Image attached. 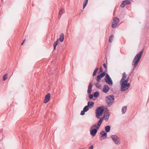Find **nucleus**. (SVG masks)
I'll use <instances>...</instances> for the list:
<instances>
[{"label": "nucleus", "mask_w": 149, "mask_h": 149, "mask_svg": "<svg viewBox=\"0 0 149 149\" xmlns=\"http://www.w3.org/2000/svg\"><path fill=\"white\" fill-rule=\"evenodd\" d=\"M64 11V10L63 8L61 9L59 11V15H62L63 14Z\"/></svg>", "instance_id": "29"}, {"label": "nucleus", "mask_w": 149, "mask_h": 149, "mask_svg": "<svg viewBox=\"0 0 149 149\" xmlns=\"http://www.w3.org/2000/svg\"><path fill=\"white\" fill-rule=\"evenodd\" d=\"M61 15H59H59H58V18L59 19H60V18H61Z\"/></svg>", "instance_id": "39"}, {"label": "nucleus", "mask_w": 149, "mask_h": 149, "mask_svg": "<svg viewBox=\"0 0 149 149\" xmlns=\"http://www.w3.org/2000/svg\"><path fill=\"white\" fill-rule=\"evenodd\" d=\"M109 111L108 110H107V111H105L104 112V116L102 118L103 119L104 118V120L106 121H108V119L109 116Z\"/></svg>", "instance_id": "10"}, {"label": "nucleus", "mask_w": 149, "mask_h": 149, "mask_svg": "<svg viewBox=\"0 0 149 149\" xmlns=\"http://www.w3.org/2000/svg\"><path fill=\"white\" fill-rule=\"evenodd\" d=\"M127 109V106H124L122 109V112L123 114L125 113L126 112Z\"/></svg>", "instance_id": "20"}, {"label": "nucleus", "mask_w": 149, "mask_h": 149, "mask_svg": "<svg viewBox=\"0 0 149 149\" xmlns=\"http://www.w3.org/2000/svg\"><path fill=\"white\" fill-rule=\"evenodd\" d=\"M99 83L100 82H97V83H96L95 84V85L96 87V88L100 89V87L101 86L100 84H99Z\"/></svg>", "instance_id": "26"}, {"label": "nucleus", "mask_w": 149, "mask_h": 149, "mask_svg": "<svg viewBox=\"0 0 149 149\" xmlns=\"http://www.w3.org/2000/svg\"><path fill=\"white\" fill-rule=\"evenodd\" d=\"M103 71V69L102 67H101L100 68V72H102Z\"/></svg>", "instance_id": "34"}, {"label": "nucleus", "mask_w": 149, "mask_h": 149, "mask_svg": "<svg viewBox=\"0 0 149 149\" xmlns=\"http://www.w3.org/2000/svg\"><path fill=\"white\" fill-rule=\"evenodd\" d=\"M106 73L105 72H102L101 73L97 76V82H100L101 78L105 76Z\"/></svg>", "instance_id": "9"}, {"label": "nucleus", "mask_w": 149, "mask_h": 149, "mask_svg": "<svg viewBox=\"0 0 149 149\" xmlns=\"http://www.w3.org/2000/svg\"><path fill=\"white\" fill-rule=\"evenodd\" d=\"M110 89V88L109 87L108 85H104V86L102 88V91L105 93H107L109 91Z\"/></svg>", "instance_id": "12"}, {"label": "nucleus", "mask_w": 149, "mask_h": 149, "mask_svg": "<svg viewBox=\"0 0 149 149\" xmlns=\"http://www.w3.org/2000/svg\"><path fill=\"white\" fill-rule=\"evenodd\" d=\"M88 0H85L83 4V8L84 9L87 4Z\"/></svg>", "instance_id": "23"}, {"label": "nucleus", "mask_w": 149, "mask_h": 149, "mask_svg": "<svg viewBox=\"0 0 149 149\" xmlns=\"http://www.w3.org/2000/svg\"><path fill=\"white\" fill-rule=\"evenodd\" d=\"M85 112H86L83 110L81 111V113H80V114L81 115L83 116L84 115Z\"/></svg>", "instance_id": "33"}, {"label": "nucleus", "mask_w": 149, "mask_h": 149, "mask_svg": "<svg viewBox=\"0 0 149 149\" xmlns=\"http://www.w3.org/2000/svg\"><path fill=\"white\" fill-rule=\"evenodd\" d=\"M121 91H125L127 90L130 86V83H126L121 82Z\"/></svg>", "instance_id": "4"}, {"label": "nucleus", "mask_w": 149, "mask_h": 149, "mask_svg": "<svg viewBox=\"0 0 149 149\" xmlns=\"http://www.w3.org/2000/svg\"><path fill=\"white\" fill-rule=\"evenodd\" d=\"M59 41V39H58L57 40L54 42V50L56 49V47L58 44V41Z\"/></svg>", "instance_id": "19"}, {"label": "nucleus", "mask_w": 149, "mask_h": 149, "mask_svg": "<svg viewBox=\"0 0 149 149\" xmlns=\"http://www.w3.org/2000/svg\"><path fill=\"white\" fill-rule=\"evenodd\" d=\"M143 49L141 52L138 53L135 56L132 62V65L134 66L133 68H135L137 65L140 61L143 51Z\"/></svg>", "instance_id": "1"}, {"label": "nucleus", "mask_w": 149, "mask_h": 149, "mask_svg": "<svg viewBox=\"0 0 149 149\" xmlns=\"http://www.w3.org/2000/svg\"><path fill=\"white\" fill-rule=\"evenodd\" d=\"M111 137L113 142L116 144L118 145L120 144V139L117 136L112 135L111 136Z\"/></svg>", "instance_id": "8"}, {"label": "nucleus", "mask_w": 149, "mask_h": 149, "mask_svg": "<svg viewBox=\"0 0 149 149\" xmlns=\"http://www.w3.org/2000/svg\"><path fill=\"white\" fill-rule=\"evenodd\" d=\"M93 145H91L89 147V149H93Z\"/></svg>", "instance_id": "37"}, {"label": "nucleus", "mask_w": 149, "mask_h": 149, "mask_svg": "<svg viewBox=\"0 0 149 149\" xmlns=\"http://www.w3.org/2000/svg\"><path fill=\"white\" fill-rule=\"evenodd\" d=\"M113 37L114 36L113 35H111L110 36L109 40V42L111 43L112 42L113 39Z\"/></svg>", "instance_id": "22"}, {"label": "nucleus", "mask_w": 149, "mask_h": 149, "mask_svg": "<svg viewBox=\"0 0 149 149\" xmlns=\"http://www.w3.org/2000/svg\"><path fill=\"white\" fill-rule=\"evenodd\" d=\"M96 71H94L93 73V76H95L96 75Z\"/></svg>", "instance_id": "35"}, {"label": "nucleus", "mask_w": 149, "mask_h": 149, "mask_svg": "<svg viewBox=\"0 0 149 149\" xmlns=\"http://www.w3.org/2000/svg\"><path fill=\"white\" fill-rule=\"evenodd\" d=\"M64 34L63 33H61L60 36V38L59 40H60L61 42H62L63 41L64 39Z\"/></svg>", "instance_id": "17"}, {"label": "nucleus", "mask_w": 149, "mask_h": 149, "mask_svg": "<svg viewBox=\"0 0 149 149\" xmlns=\"http://www.w3.org/2000/svg\"><path fill=\"white\" fill-rule=\"evenodd\" d=\"M104 80L109 85H112L113 84V82L109 75L108 74H106Z\"/></svg>", "instance_id": "5"}, {"label": "nucleus", "mask_w": 149, "mask_h": 149, "mask_svg": "<svg viewBox=\"0 0 149 149\" xmlns=\"http://www.w3.org/2000/svg\"><path fill=\"white\" fill-rule=\"evenodd\" d=\"M100 134L101 135V137H104L107 135V133L105 132L104 131H102Z\"/></svg>", "instance_id": "21"}, {"label": "nucleus", "mask_w": 149, "mask_h": 149, "mask_svg": "<svg viewBox=\"0 0 149 149\" xmlns=\"http://www.w3.org/2000/svg\"><path fill=\"white\" fill-rule=\"evenodd\" d=\"M103 65L104 66V68H105L106 69L107 68V66L106 65V64L105 63H104L103 64Z\"/></svg>", "instance_id": "36"}, {"label": "nucleus", "mask_w": 149, "mask_h": 149, "mask_svg": "<svg viewBox=\"0 0 149 149\" xmlns=\"http://www.w3.org/2000/svg\"><path fill=\"white\" fill-rule=\"evenodd\" d=\"M104 108L101 107H99L96 110L95 113L96 117L97 118H100V116L103 114L104 111Z\"/></svg>", "instance_id": "3"}, {"label": "nucleus", "mask_w": 149, "mask_h": 149, "mask_svg": "<svg viewBox=\"0 0 149 149\" xmlns=\"http://www.w3.org/2000/svg\"><path fill=\"white\" fill-rule=\"evenodd\" d=\"M129 77H129L126 80H125L124 81H123L122 82H124V83H127L129 81Z\"/></svg>", "instance_id": "30"}, {"label": "nucleus", "mask_w": 149, "mask_h": 149, "mask_svg": "<svg viewBox=\"0 0 149 149\" xmlns=\"http://www.w3.org/2000/svg\"><path fill=\"white\" fill-rule=\"evenodd\" d=\"M105 100L108 106H110L114 102V97L113 95L107 96Z\"/></svg>", "instance_id": "2"}, {"label": "nucleus", "mask_w": 149, "mask_h": 149, "mask_svg": "<svg viewBox=\"0 0 149 149\" xmlns=\"http://www.w3.org/2000/svg\"><path fill=\"white\" fill-rule=\"evenodd\" d=\"M125 3H127V4H129L131 3V1L130 0H125Z\"/></svg>", "instance_id": "32"}, {"label": "nucleus", "mask_w": 149, "mask_h": 149, "mask_svg": "<svg viewBox=\"0 0 149 149\" xmlns=\"http://www.w3.org/2000/svg\"><path fill=\"white\" fill-rule=\"evenodd\" d=\"M111 129V127L109 125H107L105 127V130L106 132H109Z\"/></svg>", "instance_id": "18"}, {"label": "nucleus", "mask_w": 149, "mask_h": 149, "mask_svg": "<svg viewBox=\"0 0 149 149\" xmlns=\"http://www.w3.org/2000/svg\"><path fill=\"white\" fill-rule=\"evenodd\" d=\"M89 109V107L88 106H86L84 108L83 110H84L86 112L88 111Z\"/></svg>", "instance_id": "28"}, {"label": "nucleus", "mask_w": 149, "mask_h": 149, "mask_svg": "<svg viewBox=\"0 0 149 149\" xmlns=\"http://www.w3.org/2000/svg\"><path fill=\"white\" fill-rule=\"evenodd\" d=\"M50 97V94L49 93H48L46 95L44 100V102L45 103H47L48 102L49 100Z\"/></svg>", "instance_id": "13"}, {"label": "nucleus", "mask_w": 149, "mask_h": 149, "mask_svg": "<svg viewBox=\"0 0 149 149\" xmlns=\"http://www.w3.org/2000/svg\"><path fill=\"white\" fill-rule=\"evenodd\" d=\"M127 77V75L124 72L123 74L122 77L120 80V83H121L123 81H124L125 79H126Z\"/></svg>", "instance_id": "15"}, {"label": "nucleus", "mask_w": 149, "mask_h": 149, "mask_svg": "<svg viewBox=\"0 0 149 149\" xmlns=\"http://www.w3.org/2000/svg\"><path fill=\"white\" fill-rule=\"evenodd\" d=\"M119 22V19L116 17L114 18L113 21L112 22L111 27L113 28H115Z\"/></svg>", "instance_id": "7"}, {"label": "nucleus", "mask_w": 149, "mask_h": 149, "mask_svg": "<svg viewBox=\"0 0 149 149\" xmlns=\"http://www.w3.org/2000/svg\"><path fill=\"white\" fill-rule=\"evenodd\" d=\"M7 78H8L7 74H4L3 75V81H5L6 79H7Z\"/></svg>", "instance_id": "27"}, {"label": "nucleus", "mask_w": 149, "mask_h": 149, "mask_svg": "<svg viewBox=\"0 0 149 149\" xmlns=\"http://www.w3.org/2000/svg\"><path fill=\"white\" fill-rule=\"evenodd\" d=\"M103 120V118H100L99 120V121L97 123V125L96 124H95L92 125V126L91 127V129H94V128L96 127V129H98L99 128L100 125Z\"/></svg>", "instance_id": "6"}, {"label": "nucleus", "mask_w": 149, "mask_h": 149, "mask_svg": "<svg viewBox=\"0 0 149 149\" xmlns=\"http://www.w3.org/2000/svg\"><path fill=\"white\" fill-rule=\"evenodd\" d=\"M126 5H127V3H126L125 1H124L122 2L120 6L121 7L123 8Z\"/></svg>", "instance_id": "25"}, {"label": "nucleus", "mask_w": 149, "mask_h": 149, "mask_svg": "<svg viewBox=\"0 0 149 149\" xmlns=\"http://www.w3.org/2000/svg\"><path fill=\"white\" fill-rule=\"evenodd\" d=\"M24 42L23 41L22 42V44H21V45H23L24 44Z\"/></svg>", "instance_id": "40"}, {"label": "nucleus", "mask_w": 149, "mask_h": 149, "mask_svg": "<svg viewBox=\"0 0 149 149\" xmlns=\"http://www.w3.org/2000/svg\"><path fill=\"white\" fill-rule=\"evenodd\" d=\"M98 70V68H96L95 70L94 71H96L97 72V71Z\"/></svg>", "instance_id": "38"}, {"label": "nucleus", "mask_w": 149, "mask_h": 149, "mask_svg": "<svg viewBox=\"0 0 149 149\" xmlns=\"http://www.w3.org/2000/svg\"><path fill=\"white\" fill-rule=\"evenodd\" d=\"M97 132V129L96 128L90 129V133L91 136H95Z\"/></svg>", "instance_id": "11"}, {"label": "nucleus", "mask_w": 149, "mask_h": 149, "mask_svg": "<svg viewBox=\"0 0 149 149\" xmlns=\"http://www.w3.org/2000/svg\"><path fill=\"white\" fill-rule=\"evenodd\" d=\"M94 95L95 97L97 98L98 97L99 95V93L98 91H96L94 93Z\"/></svg>", "instance_id": "24"}, {"label": "nucleus", "mask_w": 149, "mask_h": 149, "mask_svg": "<svg viewBox=\"0 0 149 149\" xmlns=\"http://www.w3.org/2000/svg\"><path fill=\"white\" fill-rule=\"evenodd\" d=\"M89 94L90 95L89 96V98L91 99H92L94 96V95L90 94Z\"/></svg>", "instance_id": "31"}, {"label": "nucleus", "mask_w": 149, "mask_h": 149, "mask_svg": "<svg viewBox=\"0 0 149 149\" xmlns=\"http://www.w3.org/2000/svg\"><path fill=\"white\" fill-rule=\"evenodd\" d=\"M26 41V39L25 38L23 40V42H25Z\"/></svg>", "instance_id": "41"}, {"label": "nucleus", "mask_w": 149, "mask_h": 149, "mask_svg": "<svg viewBox=\"0 0 149 149\" xmlns=\"http://www.w3.org/2000/svg\"><path fill=\"white\" fill-rule=\"evenodd\" d=\"M93 85L91 83H90L88 87L87 91L88 93V94H90L92 92Z\"/></svg>", "instance_id": "14"}, {"label": "nucleus", "mask_w": 149, "mask_h": 149, "mask_svg": "<svg viewBox=\"0 0 149 149\" xmlns=\"http://www.w3.org/2000/svg\"><path fill=\"white\" fill-rule=\"evenodd\" d=\"M94 103L92 102H88V107L91 108L93 107L94 106Z\"/></svg>", "instance_id": "16"}]
</instances>
